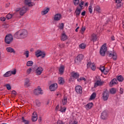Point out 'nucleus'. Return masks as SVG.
I'll list each match as a JSON object with an SVG mask.
<instances>
[{
  "label": "nucleus",
  "mask_w": 124,
  "mask_h": 124,
  "mask_svg": "<svg viewBox=\"0 0 124 124\" xmlns=\"http://www.w3.org/2000/svg\"><path fill=\"white\" fill-rule=\"evenodd\" d=\"M17 39H24L28 36V31L26 30H21L17 31L14 35Z\"/></svg>",
  "instance_id": "1"
},
{
  "label": "nucleus",
  "mask_w": 124,
  "mask_h": 124,
  "mask_svg": "<svg viewBox=\"0 0 124 124\" xmlns=\"http://www.w3.org/2000/svg\"><path fill=\"white\" fill-rule=\"evenodd\" d=\"M16 12H18V11H19V14L21 16H23L25 13L28 11V8L26 7L25 6H24L22 8H17L16 9Z\"/></svg>",
  "instance_id": "2"
},
{
  "label": "nucleus",
  "mask_w": 124,
  "mask_h": 124,
  "mask_svg": "<svg viewBox=\"0 0 124 124\" xmlns=\"http://www.w3.org/2000/svg\"><path fill=\"white\" fill-rule=\"evenodd\" d=\"M12 41H13V36H12V34H9L5 36V42H6L7 44H10Z\"/></svg>",
  "instance_id": "3"
},
{
  "label": "nucleus",
  "mask_w": 124,
  "mask_h": 124,
  "mask_svg": "<svg viewBox=\"0 0 124 124\" xmlns=\"http://www.w3.org/2000/svg\"><path fill=\"white\" fill-rule=\"evenodd\" d=\"M107 51V46H106V44H104L101 47L100 50V54L102 57L105 56V53Z\"/></svg>",
  "instance_id": "4"
},
{
  "label": "nucleus",
  "mask_w": 124,
  "mask_h": 124,
  "mask_svg": "<svg viewBox=\"0 0 124 124\" xmlns=\"http://www.w3.org/2000/svg\"><path fill=\"white\" fill-rule=\"evenodd\" d=\"M96 78L97 79L96 82L94 83V88H96L98 86H102L104 84V82L101 81V79L99 78V77H97Z\"/></svg>",
  "instance_id": "5"
},
{
  "label": "nucleus",
  "mask_w": 124,
  "mask_h": 124,
  "mask_svg": "<svg viewBox=\"0 0 124 124\" xmlns=\"http://www.w3.org/2000/svg\"><path fill=\"white\" fill-rule=\"evenodd\" d=\"M102 95V97L104 101H106L107 100H108V98L109 97V92L107 90H106L105 91H104Z\"/></svg>",
  "instance_id": "6"
},
{
  "label": "nucleus",
  "mask_w": 124,
  "mask_h": 124,
  "mask_svg": "<svg viewBox=\"0 0 124 124\" xmlns=\"http://www.w3.org/2000/svg\"><path fill=\"white\" fill-rule=\"evenodd\" d=\"M122 1H123V0H115V8L116 9H120L123 6L124 4Z\"/></svg>",
  "instance_id": "7"
},
{
  "label": "nucleus",
  "mask_w": 124,
  "mask_h": 124,
  "mask_svg": "<svg viewBox=\"0 0 124 124\" xmlns=\"http://www.w3.org/2000/svg\"><path fill=\"white\" fill-rule=\"evenodd\" d=\"M35 55L37 58H39V57H42V58H45V53L41 50H37Z\"/></svg>",
  "instance_id": "8"
},
{
  "label": "nucleus",
  "mask_w": 124,
  "mask_h": 124,
  "mask_svg": "<svg viewBox=\"0 0 124 124\" xmlns=\"http://www.w3.org/2000/svg\"><path fill=\"white\" fill-rule=\"evenodd\" d=\"M34 93L36 95L43 94V92L40 87H38L37 89L34 90Z\"/></svg>",
  "instance_id": "9"
},
{
  "label": "nucleus",
  "mask_w": 124,
  "mask_h": 124,
  "mask_svg": "<svg viewBox=\"0 0 124 124\" xmlns=\"http://www.w3.org/2000/svg\"><path fill=\"white\" fill-rule=\"evenodd\" d=\"M57 89H58V84L57 83H53L49 86V90L51 92H54Z\"/></svg>",
  "instance_id": "10"
},
{
  "label": "nucleus",
  "mask_w": 124,
  "mask_h": 124,
  "mask_svg": "<svg viewBox=\"0 0 124 124\" xmlns=\"http://www.w3.org/2000/svg\"><path fill=\"white\" fill-rule=\"evenodd\" d=\"M61 19H62V15L61 14H57L55 15L53 17L54 21H56V22L60 21Z\"/></svg>",
  "instance_id": "11"
},
{
  "label": "nucleus",
  "mask_w": 124,
  "mask_h": 124,
  "mask_svg": "<svg viewBox=\"0 0 124 124\" xmlns=\"http://www.w3.org/2000/svg\"><path fill=\"white\" fill-rule=\"evenodd\" d=\"M24 4L25 5H27L30 7L34 5V3L32 2L31 0H25Z\"/></svg>",
  "instance_id": "12"
},
{
  "label": "nucleus",
  "mask_w": 124,
  "mask_h": 124,
  "mask_svg": "<svg viewBox=\"0 0 124 124\" xmlns=\"http://www.w3.org/2000/svg\"><path fill=\"white\" fill-rule=\"evenodd\" d=\"M107 55L108 56V57H112L113 61H117V53H116V52H113V53L108 52Z\"/></svg>",
  "instance_id": "13"
},
{
  "label": "nucleus",
  "mask_w": 124,
  "mask_h": 124,
  "mask_svg": "<svg viewBox=\"0 0 124 124\" xmlns=\"http://www.w3.org/2000/svg\"><path fill=\"white\" fill-rule=\"evenodd\" d=\"M43 72V68L41 67H39L35 71V73L36 75H41V73Z\"/></svg>",
  "instance_id": "14"
},
{
  "label": "nucleus",
  "mask_w": 124,
  "mask_h": 124,
  "mask_svg": "<svg viewBox=\"0 0 124 124\" xmlns=\"http://www.w3.org/2000/svg\"><path fill=\"white\" fill-rule=\"evenodd\" d=\"M77 77H78V73L72 72L71 73V80L72 81H73V80H72V78H74V79H77Z\"/></svg>",
  "instance_id": "15"
},
{
  "label": "nucleus",
  "mask_w": 124,
  "mask_h": 124,
  "mask_svg": "<svg viewBox=\"0 0 124 124\" xmlns=\"http://www.w3.org/2000/svg\"><path fill=\"white\" fill-rule=\"evenodd\" d=\"M107 117H108L107 112H106V111H103L101 115V118L102 120H106V119H107Z\"/></svg>",
  "instance_id": "16"
},
{
  "label": "nucleus",
  "mask_w": 124,
  "mask_h": 124,
  "mask_svg": "<svg viewBox=\"0 0 124 124\" xmlns=\"http://www.w3.org/2000/svg\"><path fill=\"white\" fill-rule=\"evenodd\" d=\"M31 82L30 81V79L27 78L25 80L24 85L27 88L31 86Z\"/></svg>",
  "instance_id": "17"
},
{
  "label": "nucleus",
  "mask_w": 124,
  "mask_h": 124,
  "mask_svg": "<svg viewBox=\"0 0 124 124\" xmlns=\"http://www.w3.org/2000/svg\"><path fill=\"white\" fill-rule=\"evenodd\" d=\"M32 122H36L37 121V114L36 112H34L32 116Z\"/></svg>",
  "instance_id": "18"
},
{
  "label": "nucleus",
  "mask_w": 124,
  "mask_h": 124,
  "mask_svg": "<svg viewBox=\"0 0 124 124\" xmlns=\"http://www.w3.org/2000/svg\"><path fill=\"white\" fill-rule=\"evenodd\" d=\"M6 50L7 52H8V53H13V54H15V53H16L15 50H14V49H13L11 47H7L6 48Z\"/></svg>",
  "instance_id": "19"
},
{
  "label": "nucleus",
  "mask_w": 124,
  "mask_h": 124,
  "mask_svg": "<svg viewBox=\"0 0 124 124\" xmlns=\"http://www.w3.org/2000/svg\"><path fill=\"white\" fill-rule=\"evenodd\" d=\"M91 41H93V42H95V41L97 40V36H96V34L93 33L91 36Z\"/></svg>",
  "instance_id": "20"
},
{
  "label": "nucleus",
  "mask_w": 124,
  "mask_h": 124,
  "mask_svg": "<svg viewBox=\"0 0 124 124\" xmlns=\"http://www.w3.org/2000/svg\"><path fill=\"white\" fill-rule=\"evenodd\" d=\"M118 84V81L117 79L114 78L110 82V87L113 86V85H117Z\"/></svg>",
  "instance_id": "21"
},
{
  "label": "nucleus",
  "mask_w": 124,
  "mask_h": 124,
  "mask_svg": "<svg viewBox=\"0 0 124 124\" xmlns=\"http://www.w3.org/2000/svg\"><path fill=\"white\" fill-rule=\"evenodd\" d=\"M58 84L60 85H62L64 84V79L63 78L60 77L58 78Z\"/></svg>",
  "instance_id": "22"
},
{
  "label": "nucleus",
  "mask_w": 124,
  "mask_h": 124,
  "mask_svg": "<svg viewBox=\"0 0 124 124\" xmlns=\"http://www.w3.org/2000/svg\"><path fill=\"white\" fill-rule=\"evenodd\" d=\"M50 9L49 8H46L44 9L43 11H42V15H45V14H47L48 12H49Z\"/></svg>",
  "instance_id": "23"
},
{
  "label": "nucleus",
  "mask_w": 124,
  "mask_h": 124,
  "mask_svg": "<svg viewBox=\"0 0 124 124\" xmlns=\"http://www.w3.org/2000/svg\"><path fill=\"white\" fill-rule=\"evenodd\" d=\"M64 72V66L61 65L60 66V68H59V72L60 74L62 75Z\"/></svg>",
  "instance_id": "24"
},
{
  "label": "nucleus",
  "mask_w": 124,
  "mask_h": 124,
  "mask_svg": "<svg viewBox=\"0 0 124 124\" xmlns=\"http://www.w3.org/2000/svg\"><path fill=\"white\" fill-rule=\"evenodd\" d=\"M67 103V97L64 96L62 99V104L63 105H65Z\"/></svg>",
  "instance_id": "25"
},
{
  "label": "nucleus",
  "mask_w": 124,
  "mask_h": 124,
  "mask_svg": "<svg viewBox=\"0 0 124 124\" xmlns=\"http://www.w3.org/2000/svg\"><path fill=\"white\" fill-rule=\"evenodd\" d=\"M21 122L22 123H24V124H30V121L26 120L24 117L21 118Z\"/></svg>",
  "instance_id": "26"
},
{
  "label": "nucleus",
  "mask_w": 124,
  "mask_h": 124,
  "mask_svg": "<svg viewBox=\"0 0 124 124\" xmlns=\"http://www.w3.org/2000/svg\"><path fill=\"white\" fill-rule=\"evenodd\" d=\"M84 60V55L83 54H79L78 55V61L79 62H81L82 61Z\"/></svg>",
  "instance_id": "27"
},
{
  "label": "nucleus",
  "mask_w": 124,
  "mask_h": 124,
  "mask_svg": "<svg viewBox=\"0 0 124 124\" xmlns=\"http://www.w3.org/2000/svg\"><path fill=\"white\" fill-rule=\"evenodd\" d=\"M67 39V36L65 34V33H62L61 37V40L62 41H64Z\"/></svg>",
  "instance_id": "28"
},
{
  "label": "nucleus",
  "mask_w": 124,
  "mask_h": 124,
  "mask_svg": "<svg viewBox=\"0 0 124 124\" xmlns=\"http://www.w3.org/2000/svg\"><path fill=\"white\" fill-rule=\"evenodd\" d=\"M94 10H95L97 13H100L101 12V9H100L99 6H96L94 8Z\"/></svg>",
  "instance_id": "29"
},
{
  "label": "nucleus",
  "mask_w": 124,
  "mask_h": 124,
  "mask_svg": "<svg viewBox=\"0 0 124 124\" xmlns=\"http://www.w3.org/2000/svg\"><path fill=\"white\" fill-rule=\"evenodd\" d=\"M93 106V103H89L86 105V107L87 109H91Z\"/></svg>",
  "instance_id": "30"
},
{
  "label": "nucleus",
  "mask_w": 124,
  "mask_h": 124,
  "mask_svg": "<svg viewBox=\"0 0 124 124\" xmlns=\"http://www.w3.org/2000/svg\"><path fill=\"white\" fill-rule=\"evenodd\" d=\"M3 76L4 77H9V76H11V71L7 72L5 74H4Z\"/></svg>",
  "instance_id": "31"
},
{
  "label": "nucleus",
  "mask_w": 124,
  "mask_h": 124,
  "mask_svg": "<svg viewBox=\"0 0 124 124\" xmlns=\"http://www.w3.org/2000/svg\"><path fill=\"white\" fill-rule=\"evenodd\" d=\"M88 9L90 14H92V13H93V4L91 3L90 4Z\"/></svg>",
  "instance_id": "32"
},
{
  "label": "nucleus",
  "mask_w": 124,
  "mask_h": 124,
  "mask_svg": "<svg viewBox=\"0 0 124 124\" xmlns=\"http://www.w3.org/2000/svg\"><path fill=\"white\" fill-rule=\"evenodd\" d=\"M78 93H80V94H81V93H83V88H82V87H81V86L78 85Z\"/></svg>",
  "instance_id": "33"
},
{
  "label": "nucleus",
  "mask_w": 124,
  "mask_h": 124,
  "mask_svg": "<svg viewBox=\"0 0 124 124\" xmlns=\"http://www.w3.org/2000/svg\"><path fill=\"white\" fill-rule=\"evenodd\" d=\"M96 96V93H93V94L91 95L90 97V100H93V99H94Z\"/></svg>",
  "instance_id": "34"
},
{
  "label": "nucleus",
  "mask_w": 124,
  "mask_h": 124,
  "mask_svg": "<svg viewBox=\"0 0 124 124\" xmlns=\"http://www.w3.org/2000/svg\"><path fill=\"white\" fill-rule=\"evenodd\" d=\"M117 80L119 82H123L124 81V77L122 76H119L117 77Z\"/></svg>",
  "instance_id": "35"
},
{
  "label": "nucleus",
  "mask_w": 124,
  "mask_h": 124,
  "mask_svg": "<svg viewBox=\"0 0 124 124\" xmlns=\"http://www.w3.org/2000/svg\"><path fill=\"white\" fill-rule=\"evenodd\" d=\"M85 31H86V27H82L81 28V30L79 31V32L81 33V34H83L84 32H85Z\"/></svg>",
  "instance_id": "36"
},
{
  "label": "nucleus",
  "mask_w": 124,
  "mask_h": 124,
  "mask_svg": "<svg viewBox=\"0 0 124 124\" xmlns=\"http://www.w3.org/2000/svg\"><path fill=\"white\" fill-rule=\"evenodd\" d=\"M24 55L26 57V58H29L30 56V51L29 50H26L24 52Z\"/></svg>",
  "instance_id": "37"
},
{
  "label": "nucleus",
  "mask_w": 124,
  "mask_h": 124,
  "mask_svg": "<svg viewBox=\"0 0 124 124\" xmlns=\"http://www.w3.org/2000/svg\"><path fill=\"white\" fill-rule=\"evenodd\" d=\"M33 64V62L32 61H28L27 62V65L28 66H31Z\"/></svg>",
  "instance_id": "38"
},
{
  "label": "nucleus",
  "mask_w": 124,
  "mask_h": 124,
  "mask_svg": "<svg viewBox=\"0 0 124 124\" xmlns=\"http://www.w3.org/2000/svg\"><path fill=\"white\" fill-rule=\"evenodd\" d=\"M81 81H84V82H86V81H87V79H86V78L84 77H80L78 79V82H81Z\"/></svg>",
  "instance_id": "39"
},
{
  "label": "nucleus",
  "mask_w": 124,
  "mask_h": 124,
  "mask_svg": "<svg viewBox=\"0 0 124 124\" xmlns=\"http://www.w3.org/2000/svg\"><path fill=\"white\" fill-rule=\"evenodd\" d=\"M116 89H114V88H112L110 90V93L112 94H115V93H116Z\"/></svg>",
  "instance_id": "40"
},
{
  "label": "nucleus",
  "mask_w": 124,
  "mask_h": 124,
  "mask_svg": "<svg viewBox=\"0 0 124 124\" xmlns=\"http://www.w3.org/2000/svg\"><path fill=\"white\" fill-rule=\"evenodd\" d=\"M79 48L80 49H85V48H86V45H85V44H84L83 43H82L79 45Z\"/></svg>",
  "instance_id": "41"
},
{
  "label": "nucleus",
  "mask_w": 124,
  "mask_h": 124,
  "mask_svg": "<svg viewBox=\"0 0 124 124\" xmlns=\"http://www.w3.org/2000/svg\"><path fill=\"white\" fill-rule=\"evenodd\" d=\"M64 27V24L63 23L59 24V28L60 30H63V27Z\"/></svg>",
  "instance_id": "42"
},
{
  "label": "nucleus",
  "mask_w": 124,
  "mask_h": 124,
  "mask_svg": "<svg viewBox=\"0 0 124 124\" xmlns=\"http://www.w3.org/2000/svg\"><path fill=\"white\" fill-rule=\"evenodd\" d=\"M6 18L7 19V20H9L12 18V15L8 14L6 16Z\"/></svg>",
  "instance_id": "43"
},
{
  "label": "nucleus",
  "mask_w": 124,
  "mask_h": 124,
  "mask_svg": "<svg viewBox=\"0 0 124 124\" xmlns=\"http://www.w3.org/2000/svg\"><path fill=\"white\" fill-rule=\"evenodd\" d=\"M5 87L8 91L11 90V86H10V84H6Z\"/></svg>",
  "instance_id": "44"
},
{
  "label": "nucleus",
  "mask_w": 124,
  "mask_h": 124,
  "mask_svg": "<svg viewBox=\"0 0 124 124\" xmlns=\"http://www.w3.org/2000/svg\"><path fill=\"white\" fill-rule=\"evenodd\" d=\"M66 110V108L64 107V108H61L60 110V112H62V113H64L65 111Z\"/></svg>",
  "instance_id": "45"
},
{
  "label": "nucleus",
  "mask_w": 124,
  "mask_h": 124,
  "mask_svg": "<svg viewBox=\"0 0 124 124\" xmlns=\"http://www.w3.org/2000/svg\"><path fill=\"white\" fill-rule=\"evenodd\" d=\"M58 45L60 48H64V44L58 43Z\"/></svg>",
  "instance_id": "46"
},
{
  "label": "nucleus",
  "mask_w": 124,
  "mask_h": 124,
  "mask_svg": "<svg viewBox=\"0 0 124 124\" xmlns=\"http://www.w3.org/2000/svg\"><path fill=\"white\" fill-rule=\"evenodd\" d=\"M90 67L92 70H95L96 67L93 64H92V66Z\"/></svg>",
  "instance_id": "47"
},
{
  "label": "nucleus",
  "mask_w": 124,
  "mask_h": 124,
  "mask_svg": "<svg viewBox=\"0 0 124 124\" xmlns=\"http://www.w3.org/2000/svg\"><path fill=\"white\" fill-rule=\"evenodd\" d=\"M73 3L74 4V5H78V0H73Z\"/></svg>",
  "instance_id": "48"
},
{
  "label": "nucleus",
  "mask_w": 124,
  "mask_h": 124,
  "mask_svg": "<svg viewBox=\"0 0 124 124\" xmlns=\"http://www.w3.org/2000/svg\"><path fill=\"white\" fill-rule=\"evenodd\" d=\"M100 70H101V72L103 73V72L104 71L105 69V67H104V66H103L102 67H101L99 68Z\"/></svg>",
  "instance_id": "49"
},
{
  "label": "nucleus",
  "mask_w": 124,
  "mask_h": 124,
  "mask_svg": "<svg viewBox=\"0 0 124 124\" xmlns=\"http://www.w3.org/2000/svg\"><path fill=\"white\" fill-rule=\"evenodd\" d=\"M92 64H93V63H92L91 62H88L87 64V68L91 67V66H92Z\"/></svg>",
  "instance_id": "50"
},
{
  "label": "nucleus",
  "mask_w": 124,
  "mask_h": 124,
  "mask_svg": "<svg viewBox=\"0 0 124 124\" xmlns=\"http://www.w3.org/2000/svg\"><path fill=\"white\" fill-rule=\"evenodd\" d=\"M82 9H84V8L80 7V9H78V15H80V13H81V11H82Z\"/></svg>",
  "instance_id": "51"
},
{
  "label": "nucleus",
  "mask_w": 124,
  "mask_h": 124,
  "mask_svg": "<svg viewBox=\"0 0 124 124\" xmlns=\"http://www.w3.org/2000/svg\"><path fill=\"white\" fill-rule=\"evenodd\" d=\"M31 68H29L27 70V74H31Z\"/></svg>",
  "instance_id": "52"
},
{
  "label": "nucleus",
  "mask_w": 124,
  "mask_h": 124,
  "mask_svg": "<svg viewBox=\"0 0 124 124\" xmlns=\"http://www.w3.org/2000/svg\"><path fill=\"white\" fill-rule=\"evenodd\" d=\"M75 14L76 15V16H77V17H78V7H77Z\"/></svg>",
  "instance_id": "53"
},
{
  "label": "nucleus",
  "mask_w": 124,
  "mask_h": 124,
  "mask_svg": "<svg viewBox=\"0 0 124 124\" xmlns=\"http://www.w3.org/2000/svg\"><path fill=\"white\" fill-rule=\"evenodd\" d=\"M120 93L121 94H123V93H124V89H123L122 88H120Z\"/></svg>",
  "instance_id": "54"
},
{
  "label": "nucleus",
  "mask_w": 124,
  "mask_h": 124,
  "mask_svg": "<svg viewBox=\"0 0 124 124\" xmlns=\"http://www.w3.org/2000/svg\"><path fill=\"white\" fill-rule=\"evenodd\" d=\"M11 75L13 74V75H15L16 74V69H15L14 71H11Z\"/></svg>",
  "instance_id": "55"
},
{
  "label": "nucleus",
  "mask_w": 124,
  "mask_h": 124,
  "mask_svg": "<svg viewBox=\"0 0 124 124\" xmlns=\"http://www.w3.org/2000/svg\"><path fill=\"white\" fill-rule=\"evenodd\" d=\"M103 72H104V74L105 75H106V74H107L108 73V72H109V70H107L106 69H105V70H104V71Z\"/></svg>",
  "instance_id": "56"
},
{
  "label": "nucleus",
  "mask_w": 124,
  "mask_h": 124,
  "mask_svg": "<svg viewBox=\"0 0 124 124\" xmlns=\"http://www.w3.org/2000/svg\"><path fill=\"white\" fill-rule=\"evenodd\" d=\"M57 124H64V123H63L62 122V120H59L58 122H57Z\"/></svg>",
  "instance_id": "57"
},
{
  "label": "nucleus",
  "mask_w": 124,
  "mask_h": 124,
  "mask_svg": "<svg viewBox=\"0 0 124 124\" xmlns=\"http://www.w3.org/2000/svg\"><path fill=\"white\" fill-rule=\"evenodd\" d=\"M82 5H84V1H81V2L79 4V6H80V7H83V6Z\"/></svg>",
  "instance_id": "58"
},
{
  "label": "nucleus",
  "mask_w": 124,
  "mask_h": 124,
  "mask_svg": "<svg viewBox=\"0 0 124 124\" xmlns=\"http://www.w3.org/2000/svg\"><path fill=\"white\" fill-rule=\"evenodd\" d=\"M5 17H0V20L2 21V22H4L5 21Z\"/></svg>",
  "instance_id": "59"
},
{
  "label": "nucleus",
  "mask_w": 124,
  "mask_h": 124,
  "mask_svg": "<svg viewBox=\"0 0 124 124\" xmlns=\"http://www.w3.org/2000/svg\"><path fill=\"white\" fill-rule=\"evenodd\" d=\"M12 93L14 95H16V94H17V93H16V91H15L14 90L12 92Z\"/></svg>",
  "instance_id": "60"
},
{
  "label": "nucleus",
  "mask_w": 124,
  "mask_h": 124,
  "mask_svg": "<svg viewBox=\"0 0 124 124\" xmlns=\"http://www.w3.org/2000/svg\"><path fill=\"white\" fill-rule=\"evenodd\" d=\"M57 96H58V97H61V96H62V94L60 93H58L56 94Z\"/></svg>",
  "instance_id": "61"
},
{
  "label": "nucleus",
  "mask_w": 124,
  "mask_h": 124,
  "mask_svg": "<svg viewBox=\"0 0 124 124\" xmlns=\"http://www.w3.org/2000/svg\"><path fill=\"white\" fill-rule=\"evenodd\" d=\"M70 124H77V123H76L75 121H73L70 122Z\"/></svg>",
  "instance_id": "62"
},
{
  "label": "nucleus",
  "mask_w": 124,
  "mask_h": 124,
  "mask_svg": "<svg viewBox=\"0 0 124 124\" xmlns=\"http://www.w3.org/2000/svg\"><path fill=\"white\" fill-rule=\"evenodd\" d=\"M86 15V11H84L81 13V16H85Z\"/></svg>",
  "instance_id": "63"
},
{
  "label": "nucleus",
  "mask_w": 124,
  "mask_h": 124,
  "mask_svg": "<svg viewBox=\"0 0 124 124\" xmlns=\"http://www.w3.org/2000/svg\"><path fill=\"white\" fill-rule=\"evenodd\" d=\"M111 39L112 41H114V40H115V37L114 36H111Z\"/></svg>",
  "instance_id": "64"
}]
</instances>
